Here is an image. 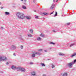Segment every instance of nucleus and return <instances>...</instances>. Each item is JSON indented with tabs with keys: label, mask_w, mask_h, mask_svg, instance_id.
I'll return each instance as SVG.
<instances>
[{
	"label": "nucleus",
	"mask_w": 76,
	"mask_h": 76,
	"mask_svg": "<svg viewBox=\"0 0 76 76\" xmlns=\"http://www.w3.org/2000/svg\"><path fill=\"white\" fill-rule=\"evenodd\" d=\"M16 16L19 19H24L25 15L22 13L18 12L16 14Z\"/></svg>",
	"instance_id": "nucleus-1"
},
{
	"label": "nucleus",
	"mask_w": 76,
	"mask_h": 76,
	"mask_svg": "<svg viewBox=\"0 0 76 76\" xmlns=\"http://www.w3.org/2000/svg\"><path fill=\"white\" fill-rule=\"evenodd\" d=\"M17 69H18V70H20L22 72H25L26 71V69H25V68L23 67H18Z\"/></svg>",
	"instance_id": "nucleus-2"
},
{
	"label": "nucleus",
	"mask_w": 76,
	"mask_h": 76,
	"mask_svg": "<svg viewBox=\"0 0 76 76\" xmlns=\"http://www.w3.org/2000/svg\"><path fill=\"white\" fill-rule=\"evenodd\" d=\"M76 62V60H74L73 62H72L68 64V66L69 67H72L73 66V65Z\"/></svg>",
	"instance_id": "nucleus-3"
},
{
	"label": "nucleus",
	"mask_w": 76,
	"mask_h": 76,
	"mask_svg": "<svg viewBox=\"0 0 76 76\" xmlns=\"http://www.w3.org/2000/svg\"><path fill=\"white\" fill-rule=\"evenodd\" d=\"M10 48L12 50H16V46L15 45H12L10 47Z\"/></svg>",
	"instance_id": "nucleus-4"
},
{
	"label": "nucleus",
	"mask_w": 76,
	"mask_h": 76,
	"mask_svg": "<svg viewBox=\"0 0 76 76\" xmlns=\"http://www.w3.org/2000/svg\"><path fill=\"white\" fill-rule=\"evenodd\" d=\"M31 76H37V73L36 72L33 71L31 72Z\"/></svg>",
	"instance_id": "nucleus-5"
},
{
	"label": "nucleus",
	"mask_w": 76,
	"mask_h": 76,
	"mask_svg": "<svg viewBox=\"0 0 76 76\" xmlns=\"http://www.w3.org/2000/svg\"><path fill=\"white\" fill-rule=\"evenodd\" d=\"M7 58L5 56H2V60L3 61H6L7 60Z\"/></svg>",
	"instance_id": "nucleus-6"
},
{
	"label": "nucleus",
	"mask_w": 76,
	"mask_h": 76,
	"mask_svg": "<svg viewBox=\"0 0 76 76\" xmlns=\"http://www.w3.org/2000/svg\"><path fill=\"white\" fill-rule=\"evenodd\" d=\"M11 69H13V70H15V69H16V70H18V69H17V68H18V67H16V66H11Z\"/></svg>",
	"instance_id": "nucleus-7"
},
{
	"label": "nucleus",
	"mask_w": 76,
	"mask_h": 76,
	"mask_svg": "<svg viewBox=\"0 0 76 76\" xmlns=\"http://www.w3.org/2000/svg\"><path fill=\"white\" fill-rule=\"evenodd\" d=\"M61 75L62 76H67V73L65 72L61 74Z\"/></svg>",
	"instance_id": "nucleus-8"
},
{
	"label": "nucleus",
	"mask_w": 76,
	"mask_h": 76,
	"mask_svg": "<svg viewBox=\"0 0 76 76\" xmlns=\"http://www.w3.org/2000/svg\"><path fill=\"white\" fill-rule=\"evenodd\" d=\"M26 19L28 20H29L31 19V17L30 16H26Z\"/></svg>",
	"instance_id": "nucleus-9"
},
{
	"label": "nucleus",
	"mask_w": 76,
	"mask_h": 76,
	"mask_svg": "<svg viewBox=\"0 0 76 76\" xmlns=\"http://www.w3.org/2000/svg\"><path fill=\"white\" fill-rule=\"evenodd\" d=\"M42 16H47V15H48V13L44 12L43 13H42Z\"/></svg>",
	"instance_id": "nucleus-10"
},
{
	"label": "nucleus",
	"mask_w": 76,
	"mask_h": 76,
	"mask_svg": "<svg viewBox=\"0 0 76 76\" xmlns=\"http://www.w3.org/2000/svg\"><path fill=\"white\" fill-rule=\"evenodd\" d=\"M37 41H41L42 39L41 37H39L37 38Z\"/></svg>",
	"instance_id": "nucleus-11"
},
{
	"label": "nucleus",
	"mask_w": 76,
	"mask_h": 76,
	"mask_svg": "<svg viewBox=\"0 0 76 76\" xmlns=\"http://www.w3.org/2000/svg\"><path fill=\"white\" fill-rule=\"evenodd\" d=\"M35 54H35L34 52V53H33L32 54L31 57L33 58H34V57H35Z\"/></svg>",
	"instance_id": "nucleus-12"
},
{
	"label": "nucleus",
	"mask_w": 76,
	"mask_h": 76,
	"mask_svg": "<svg viewBox=\"0 0 76 76\" xmlns=\"http://www.w3.org/2000/svg\"><path fill=\"white\" fill-rule=\"evenodd\" d=\"M34 53L36 54H37V55H38L39 56H40V55H41V53L39 52L37 53V52H34Z\"/></svg>",
	"instance_id": "nucleus-13"
},
{
	"label": "nucleus",
	"mask_w": 76,
	"mask_h": 76,
	"mask_svg": "<svg viewBox=\"0 0 76 76\" xmlns=\"http://www.w3.org/2000/svg\"><path fill=\"white\" fill-rule=\"evenodd\" d=\"M58 55H59V56H61L65 55L63 53H59Z\"/></svg>",
	"instance_id": "nucleus-14"
},
{
	"label": "nucleus",
	"mask_w": 76,
	"mask_h": 76,
	"mask_svg": "<svg viewBox=\"0 0 76 76\" xmlns=\"http://www.w3.org/2000/svg\"><path fill=\"white\" fill-rule=\"evenodd\" d=\"M41 67H45V64L44 63H41Z\"/></svg>",
	"instance_id": "nucleus-15"
},
{
	"label": "nucleus",
	"mask_w": 76,
	"mask_h": 76,
	"mask_svg": "<svg viewBox=\"0 0 76 76\" xmlns=\"http://www.w3.org/2000/svg\"><path fill=\"white\" fill-rule=\"evenodd\" d=\"M22 8L23 9H26V7L25 5H22Z\"/></svg>",
	"instance_id": "nucleus-16"
},
{
	"label": "nucleus",
	"mask_w": 76,
	"mask_h": 76,
	"mask_svg": "<svg viewBox=\"0 0 76 76\" xmlns=\"http://www.w3.org/2000/svg\"><path fill=\"white\" fill-rule=\"evenodd\" d=\"M54 4H53L50 7V9H53V8H54Z\"/></svg>",
	"instance_id": "nucleus-17"
},
{
	"label": "nucleus",
	"mask_w": 76,
	"mask_h": 76,
	"mask_svg": "<svg viewBox=\"0 0 76 76\" xmlns=\"http://www.w3.org/2000/svg\"><path fill=\"white\" fill-rule=\"evenodd\" d=\"M30 31V32L31 34H32V33H33V30L32 29H30L29 30Z\"/></svg>",
	"instance_id": "nucleus-18"
},
{
	"label": "nucleus",
	"mask_w": 76,
	"mask_h": 76,
	"mask_svg": "<svg viewBox=\"0 0 76 76\" xmlns=\"http://www.w3.org/2000/svg\"><path fill=\"white\" fill-rule=\"evenodd\" d=\"M28 37H32V35L30 34H28Z\"/></svg>",
	"instance_id": "nucleus-19"
},
{
	"label": "nucleus",
	"mask_w": 76,
	"mask_h": 76,
	"mask_svg": "<svg viewBox=\"0 0 76 76\" xmlns=\"http://www.w3.org/2000/svg\"><path fill=\"white\" fill-rule=\"evenodd\" d=\"M50 44H52V45H55L56 44L53 42H50L49 43Z\"/></svg>",
	"instance_id": "nucleus-20"
},
{
	"label": "nucleus",
	"mask_w": 76,
	"mask_h": 76,
	"mask_svg": "<svg viewBox=\"0 0 76 76\" xmlns=\"http://www.w3.org/2000/svg\"><path fill=\"white\" fill-rule=\"evenodd\" d=\"M76 56V53H75L71 56L72 57H74V56Z\"/></svg>",
	"instance_id": "nucleus-21"
},
{
	"label": "nucleus",
	"mask_w": 76,
	"mask_h": 76,
	"mask_svg": "<svg viewBox=\"0 0 76 76\" xmlns=\"http://www.w3.org/2000/svg\"><path fill=\"white\" fill-rule=\"evenodd\" d=\"M37 51L39 52H41V51H43V49H39V50H37Z\"/></svg>",
	"instance_id": "nucleus-22"
},
{
	"label": "nucleus",
	"mask_w": 76,
	"mask_h": 76,
	"mask_svg": "<svg viewBox=\"0 0 76 76\" xmlns=\"http://www.w3.org/2000/svg\"><path fill=\"white\" fill-rule=\"evenodd\" d=\"M5 14L6 15H9L10 13H9V12H5Z\"/></svg>",
	"instance_id": "nucleus-23"
},
{
	"label": "nucleus",
	"mask_w": 76,
	"mask_h": 76,
	"mask_svg": "<svg viewBox=\"0 0 76 76\" xmlns=\"http://www.w3.org/2000/svg\"><path fill=\"white\" fill-rule=\"evenodd\" d=\"M19 39L20 40H22V41H23V38H22V37H19Z\"/></svg>",
	"instance_id": "nucleus-24"
},
{
	"label": "nucleus",
	"mask_w": 76,
	"mask_h": 76,
	"mask_svg": "<svg viewBox=\"0 0 76 76\" xmlns=\"http://www.w3.org/2000/svg\"><path fill=\"white\" fill-rule=\"evenodd\" d=\"M2 61V56H0V61Z\"/></svg>",
	"instance_id": "nucleus-25"
},
{
	"label": "nucleus",
	"mask_w": 76,
	"mask_h": 76,
	"mask_svg": "<svg viewBox=\"0 0 76 76\" xmlns=\"http://www.w3.org/2000/svg\"><path fill=\"white\" fill-rule=\"evenodd\" d=\"M55 67V66H54V65L52 64V68H54Z\"/></svg>",
	"instance_id": "nucleus-26"
},
{
	"label": "nucleus",
	"mask_w": 76,
	"mask_h": 76,
	"mask_svg": "<svg viewBox=\"0 0 76 76\" xmlns=\"http://www.w3.org/2000/svg\"><path fill=\"white\" fill-rule=\"evenodd\" d=\"M40 36H41V37H44V35L43 34H40Z\"/></svg>",
	"instance_id": "nucleus-27"
},
{
	"label": "nucleus",
	"mask_w": 76,
	"mask_h": 76,
	"mask_svg": "<svg viewBox=\"0 0 76 76\" xmlns=\"http://www.w3.org/2000/svg\"><path fill=\"white\" fill-rule=\"evenodd\" d=\"M70 23H67L66 24V25H70Z\"/></svg>",
	"instance_id": "nucleus-28"
},
{
	"label": "nucleus",
	"mask_w": 76,
	"mask_h": 76,
	"mask_svg": "<svg viewBox=\"0 0 76 76\" xmlns=\"http://www.w3.org/2000/svg\"><path fill=\"white\" fill-rule=\"evenodd\" d=\"M29 64H34V63L31 62L29 63Z\"/></svg>",
	"instance_id": "nucleus-29"
},
{
	"label": "nucleus",
	"mask_w": 76,
	"mask_h": 76,
	"mask_svg": "<svg viewBox=\"0 0 76 76\" xmlns=\"http://www.w3.org/2000/svg\"><path fill=\"white\" fill-rule=\"evenodd\" d=\"M23 45L20 46V48L21 49H23Z\"/></svg>",
	"instance_id": "nucleus-30"
},
{
	"label": "nucleus",
	"mask_w": 76,
	"mask_h": 76,
	"mask_svg": "<svg viewBox=\"0 0 76 76\" xmlns=\"http://www.w3.org/2000/svg\"><path fill=\"white\" fill-rule=\"evenodd\" d=\"M57 16V12H56V14L54 15V16Z\"/></svg>",
	"instance_id": "nucleus-31"
},
{
	"label": "nucleus",
	"mask_w": 76,
	"mask_h": 76,
	"mask_svg": "<svg viewBox=\"0 0 76 76\" xmlns=\"http://www.w3.org/2000/svg\"><path fill=\"white\" fill-rule=\"evenodd\" d=\"M35 18H36V19H38V16H35Z\"/></svg>",
	"instance_id": "nucleus-32"
},
{
	"label": "nucleus",
	"mask_w": 76,
	"mask_h": 76,
	"mask_svg": "<svg viewBox=\"0 0 76 76\" xmlns=\"http://www.w3.org/2000/svg\"><path fill=\"white\" fill-rule=\"evenodd\" d=\"M13 56H16V54L15 53H14L13 54Z\"/></svg>",
	"instance_id": "nucleus-33"
},
{
	"label": "nucleus",
	"mask_w": 76,
	"mask_h": 76,
	"mask_svg": "<svg viewBox=\"0 0 76 76\" xmlns=\"http://www.w3.org/2000/svg\"><path fill=\"white\" fill-rule=\"evenodd\" d=\"M73 45H74V44H71L70 45V47H72V46H73Z\"/></svg>",
	"instance_id": "nucleus-34"
},
{
	"label": "nucleus",
	"mask_w": 76,
	"mask_h": 76,
	"mask_svg": "<svg viewBox=\"0 0 76 76\" xmlns=\"http://www.w3.org/2000/svg\"><path fill=\"white\" fill-rule=\"evenodd\" d=\"M55 1H56V2H57V1H58V0H53V2H54Z\"/></svg>",
	"instance_id": "nucleus-35"
},
{
	"label": "nucleus",
	"mask_w": 76,
	"mask_h": 76,
	"mask_svg": "<svg viewBox=\"0 0 76 76\" xmlns=\"http://www.w3.org/2000/svg\"><path fill=\"white\" fill-rule=\"evenodd\" d=\"M54 13V12H51L50 14V15H52V14H53V13Z\"/></svg>",
	"instance_id": "nucleus-36"
},
{
	"label": "nucleus",
	"mask_w": 76,
	"mask_h": 76,
	"mask_svg": "<svg viewBox=\"0 0 76 76\" xmlns=\"http://www.w3.org/2000/svg\"><path fill=\"white\" fill-rule=\"evenodd\" d=\"M53 32H56V31L54 30H53Z\"/></svg>",
	"instance_id": "nucleus-37"
},
{
	"label": "nucleus",
	"mask_w": 76,
	"mask_h": 76,
	"mask_svg": "<svg viewBox=\"0 0 76 76\" xmlns=\"http://www.w3.org/2000/svg\"><path fill=\"white\" fill-rule=\"evenodd\" d=\"M7 65H9V63L8 62H7L6 63Z\"/></svg>",
	"instance_id": "nucleus-38"
},
{
	"label": "nucleus",
	"mask_w": 76,
	"mask_h": 76,
	"mask_svg": "<svg viewBox=\"0 0 76 76\" xmlns=\"http://www.w3.org/2000/svg\"><path fill=\"white\" fill-rule=\"evenodd\" d=\"M43 76H47V75H46L45 74H44L43 75Z\"/></svg>",
	"instance_id": "nucleus-39"
},
{
	"label": "nucleus",
	"mask_w": 76,
	"mask_h": 76,
	"mask_svg": "<svg viewBox=\"0 0 76 76\" xmlns=\"http://www.w3.org/2000/svg\"><path fill=\"white\" fill-rule=\"evenodd\" d=\"M1 29H4V28H3V27H1Z\"/></svg>",
	"instance_id": "nucleus-40"
},
{
	"label": "nucleus",
	"mask_w": 76,
	"mask_h": 76,
	"mask_svg": "<svg viewBox=\"0 0 76 76\" xmlns=\"http://www.w3.org/2000/svg\"><path fill=\"white\" fill-rule=\"evenodd\" d=\"M44 51H45V52H47V50H45Z\"/></svg>",
	"instance_id": "nucleus-41"
},
{
	"label": "nucleus",
	"mask_w": 76,
	"mask_h": 76,
	"mask_svg": "<svg viewBox=\"0 0 76 76\" xmlns=\"http://www.w3.org/2000/svg\"><path fill=\"white\" fill-rule=\"evenodd\" d=\"M1 9H3V7H1Z\"/></svg>",
	"instance_id": "nucleus-42"
},
{
	"label": "nucleus",
	"mask_w": 76,
	"mask_h": 76,
	"mask_svg": "<svg viewBox=\"0 0 76 76\" xmlns=\"http://www.w3.org/2000/svg\"><path fill=\"white\" fill-rule=\"evenodd\" d=\"M49 49H50V50H51V49H52V48H49Z\"/></svg>",
	"instance_id": "nucleus-43"
},
{
	"label": "nucleus",
	"mask_w": 76,
	"mask_h": 76,
	"mask_svg": "<svg viewBox=\"0 0 76 76\" xmlns=\"http://www.w3.org/2000/svg\"><path fill=\"white\" fill-rule=\"evenodd\" d=\"M24 1L25 2H26V0H24Z\"/></svg>",
	"instance_id": "nucleus-44"
},
{
	"label": "nucleus",
	"mask_w": 76,
	"mask_h": 76,
	"mask_svg": "<svg viewBox=\"0 0 76 76\" xmlns=\"http://www.w3.org/2000/svg\"><path fill=\"white\" fill-rule=\"evenodd\" d=\"M21 0V1H23V0Z\"/></svg>",
	"instance_id": "nucleus-45"
},
{
	"label": "nucleus",
	"mask_w": 76,
	"mask_h": 76,
	"mask_svg": "<svg viewBox=\"0 0 76 76\" xmlns=\"http://www.w3.org/2000/svg\"><path fill=\"white\" fill-rule=\"evenodd\" d=\"M34 12H36V11H34Z\"/></svg>",
	"instance_id": "nucleus-46"
},
{
	"label": "nucleus",
	"mask_w": 76,
	"mask_h": 76,
	"mask_svg": "<svg viewBox=\"0 0 76 76\" xmlns=\"http://www.w3.org/2000/svg\"><path fill=\"white\" fill-rule=\"evenodd\" d=\"M1 4V2H0V4Z\"/></svg>",
	"instance_id": "nucleus-47"
},
{
	"label": "nucleus",
	"mask_w": 76,
	"mask_h": 76,
	"mask_svg": "<svg viewBox=\"0 0 76 76\" xmlns=\"http://www.w3.org/2000/svg\"><path fill=\"white\" fill-rule=\"evenodd\" d=\"M60 76H62V75H61Z\"/></svg>",
	"instance_id": "nucleus-48"
}]
</instances>
